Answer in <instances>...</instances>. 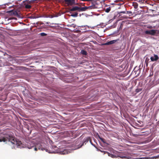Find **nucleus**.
I'll list each match as a JSON object with an SVG mask.
<instances>
[{"mask_svg":"<svg viewBox=\"0 0 159 159\" xmlns=\"http://www.w3.org/2000/svg\"><path fill=\"white\" fill-rule=\"evenodd\" d=\"M30 18H36V17H35L34 16H32V17H30Z\"/></svg>","mask_w":159,"mask_h":159,"instance_id":"obj_28","label":"nucleus"},{"mask_svg":"<svg viewBox=\"0 0 159 159\" xmlns=\"http://www.w3.org/2000/svg\"><path fill=\"white\" fill-rule=\"evenodd\" d=\"M83 6H84V4L85 3H81Z\"/></svg>","mask_w":159,"mask_h":159,"instance_id":"obj_29","label":"nucleus"},{"mask_svg":"<svg viewBox=\"0 0 159 159\" xmlns=\"http://www.w3.org/2000/svg\"><path fill=\"white\" fill-rule=\"evenodd\" d=\"M81 53L83 55H87V52L84 50H82L81 52Z\"/></svg>","mask_w":159,"mask_h":159,"instance_id":"obj_16","label":"nucleus"},{"mask_svg":"<svg viewBox=\"0 0 159 159\" xmlns=\"http://www.w3.org/2000/svg\"><path fill=\"white\" fill-rule=\"evenodd\" d=\"M138 4L136 2H134L133 3V6L135 9H137L138 7Z\"/></svg>","mask_w":159,"mask_h":159,"instance_id":"obj_15","label":"nucleus"},{"mask_svg":"<svg viewBox=\"0 0 159 159\" xmlns=\"http://www.w3.org/2000/svg\"><path fill=\"white\" fill-rule=\"evenodd\" d=\"M150 59H151V61H155L154 58V57H151L150 58Z\"/></svg>","mask_w":159,"mask_h":159,"instance_id":"obj_26","label":"nucleus"},{"mask_svg":"<svg viewBox=\"0 0 159 159\" xmlns=\"http://www.w3.org/2000/svg\"><path fill=\"white\" fill-rule=\"evenodd\" d=\"M89 141V140L88 139L87 141H84V143H82L81 145H79V146H78L77 148H81L84 144V143L86 141L87 142H88Z\"/></svg>","mask_w":159,"mask_h":159,"instance_id":"obj_21","label":"nucleus"},{"mask_svg":"<svg viewBox=\"0 0 159 159\" xmlns=\"http://www.w3.org/2000/svg\"><path fill=\"white\" fill-rule=\"evenodd\" d=\"M34 144L30 142V143H28L26 146V147L29 149H31L32 148L34 147Z\"/></svg>","mask_w":159,"mask_h":159,"instance_id":"obj_7","label":"nucleus"},{"mask_svg":"<svg viewBox=\"0 0 159 159\" xmlns=\"http://www.w3.org/2000/svg\"><path fill=\"white\" fill-rule=\"evenodd\" d=\"M132 13V12L131 11H127V14H131Z\"/></svg>","mask_w":159,"mask_h":159,"instance_id":"obj_27","label":"nucleus"},{"mask_svg":"<svg viewBox=\"0 0 159 159\" xmlns=\"http://www.w3.org/2000/svg\"><path fill=\"white\" fill-rule=\"evenodd\" d=\"M25 7L26 9H30L31 8V5L27 4L25 5Z\"/></svg>","mask_w":159,"mask_h":159,"instance_id":"obj_19","label":"nucleus"},{"mask_svg":"<svg viewBox=\"0 0 159 159\" xmlns=\"http://www.w3.org/2000/svg\"><path fill=\"white\" fill-rule=\"evenodd\" d=\"M87 9V7H80V11H85Z\"/></svg>","mask_w":159,"mask_h":159,"instance_id":"obj_14","label":"nucleus"},{"mask_svg":"<svg viewBox=\"0 0 159 159\" xmlns=\"http://www.w3.org/2000/svg\"><path fill=\"white\" fill-rule=\"evenodd\" d=\"M95 3H94L93 4L91 3L92 5H91V6H89V7H87L88 9H94L95 8Z\"/></svg>","mask_w":159,"mask_h":159,"instance_id":"obj_12","label":"nucleus"},{"mask_svg":"<svg viewBox=\"0 0 159 159\" xmlns=\"http://www.w3.org/2000/svg\"><path fill=\"white\" fill-rule=\"evenodd\" d=\"M111 10V8L110 7H108V8H107L105 10V11L106 12L108 13Z\"/></svg>","mask_w":159,"mask_h":159,"instance_id":"obj_20","label":"nucleus"},{"mask_svg":"<svg viewBox=\"0 0 159 159\" xmlns=\"http://www.w3.org/2000/svg\"><path fill=\"white\" fill-rule=\"evenodd\" d=\"M66 4L68 6H72L73 5H79V3H76L75 0H64Z\"/></svg>","mask_w":159,"mask_h":159,"instance_id":"obj_2","label":"nucleus"},{"mask_svg":"<svg viewBox=\"0 0 159 159\" xmlns=\"http://www.w3.org/2000/svg\"><path fill=\"white\" fill-rule=\"evenodd\" d=\"M156 31L157 30H147L145 31V33L146 34H150L152 35H154L156 34Z\"/></svg>","mask_w":159,"mask_h":159,"instance_id":"obj_3","label":"nucleus"},{"mask_svg":"<svg viewBox=\"0 0 159 159\" xmlns=\"http://www.w3.org/2000/svg\"><path fill=\"white\" fill-rule=\"evenodd\" d=\"M155 158H158V156H156V157H155Z\"/></svg>","mask_w":159,"mask_h":159,"instance_id":"obj_30","label":"nucleus"},{"mask_svg":"<svg viewBox=\"0 0 159 159\" xmlns=\"http://www.w3.org/2000/svg\"><path fill=\"white\" fill-rule=\"evenodd\" d=\"M118 40L116 39L111 40L110 41L107 42V43L103 44V45H108L115 43Z\"/></svg>","mask_w":159,"mask_h":159,"instance_id":"obj_6","label":"nucleus"},{"mask_svg":"<svg viewBox=\"0 0 159 159\" xmlns=\"http://www.w3.org/2000/svg\"><path fill=\"white\" fill-rule=\"evenodd\" d=\"M123 13V14H125V11H119L118 12V14L119 15V16L121 15V14Z\"/></svg>","mask_w":159,"mask_h":159,"instance_id":"obj_18","label":"nucleus"},{"mask_svg":"<svg viewBox=\"0 0 159 159\" xmlns=\"http://www.w3.org/2000/svg\"><path fill=\"white\" fill-rule=\"evenodd\" d=\"M7 141L10 142L13 144H15L17 146H20L22 144L20 141H17L15 138L11 135L6 134H0V142H6Z\"/></svg>","mask_w":159,"mask_h":159,"instance_id":"obj_1","label":"nucleus"},{"mask_svg":"<svg viewBox=\"0 0 159 159\" xmlns=\"http://www.w3.org/2000/svg\"><path fill=\"white\" fill-rule=\"evenodd\" d=\"M98 137L100 139L101 141L103 143H107L106 140L100 137L99 135H98Z\"/></svg>","mask_w":159,"mask_h":159,"instance_id":"obj_13","label":"nucleus"},{"mask_svg":"<svg viewBox=\"0 0 159 159\" xmlns=\"http://www.w3.org/2000/svg\"><path fill=\"white\" fill-rule=\"evenodd\" d=\"M154 58H154L155 61H156L158 59V56H157V55H154Z\"/></svg>","mask_w":159,"mask_h":159,"instance_id":"obj_22","label":"nucleus"},{"mask_svg":"<svg viewBox=\"0 0 159 159\" xmlns=\"http://www.w3.org/2000/svg\"><path fill=\"white\" fill-rule=\"evenodd\" d=\"M142 91V89H136V92L137 93L139 92Z\"/></svg>","mask_w":159,"mask_h":159,"instance_id":"obj_23","label":"nucleus"},{"mask_svg":"<svg viewBox=\"0 0 159 159\" xmlns=\"http://www.w3.org/2000/svg\"><path fill=\"white\" fill-rule=\"evenodd\" d=\"M76 10L80 11V7L77 6H75L70 9V11H74Z\"/></svg>","mask_w":159,"mask_h":159,"instance_id":"obj_9","label":"nucleus"},{"mask_svg":"<svg viewBox=\"0 0 159 159\" xmlns=\"http://www.w3.org/2000/svg\"><path fill=\"white\" fill-rule=\"evenodd\" d=\"M42 144H43V143L42 144H37L36 146V147H35L34 148V150L35 151H37L38 150V149L39 150H45V148H44L42 147Z\"/></svg>","mask_w":159,"mask_h":159,"instance_id":"obj_5","label":"nucleus"},{"mask_svg":"<svg viewBox=\"0 0 159 159\" xmlns=\"http://www.w3.org/2000/svg\"><path fill=\"white\" fill-rule=\"evenodd\" d=\"M78 14V13L77 12H75L74 14H71L70 16L74 17H76L77 16Z\"/></svg>","mask_w":159,"mask_h":159,"instance_id":"obj_17","label":"nucleus"},{"mask_svg":"<svg viewBox=\"0 0 159 159\" xmlns=\"http://www.w3.org/2000/svg\"><path fill=\"white\" fill-rule=\"evenodd\" d=\"M118 157L120 158H125V159H132L131 158V157H126L125 156H124L123 155H119L118 156Z\"/></svg>","mask_w":159,"mask_h":159,"instance_id":"obj_11","label":"nucleus"},{"mask_svg":"<svg viewBox=\"0 0 159 159\" xmlns=\"http://www.w3.org/2000/svg\"><path fill=\"white\" fill-rule=\"evenodd\" d=\"M58 16L57 15H47L44 16V17L46 18H53L54 17H57Z\"/></svg>","mask_w":159,"mask_h":159,"instance_id":"obj_10","label":"nucleus"},{"mask_svg":"<svg viewBox=\"0 0 159 159\" xmlns=\"http://www.w3.org/2000/svg\"><path fill=\"white\" fill-rule=\"evenodd\" d=\"M100 151L102 152H104L105 154L107 153L108 154L109 156L111 157L112 158H115L116 157V156L114 155L112 153H109L107 151H104L100 150Z\"/></svg>","mask_w":159,"mask_h":159,"instance_id":"obj_8","label":"nucleus"},{"mask_svg":"<svg viewBox=\"0 0 159 159\" xmlns=\"http://www.w3.org/2000/svg\"><path fill=\"white\" fill-rule=\"evenodd\" d=\"M7 13L9 14L10 15L19 17V15L18 12L14 10L8 11H7Z\"/></svg>","mask_w":159,"mask_h":159,"instance_id":"obj_4","label":"nucleus"},{"mask_svg":"<svg viewBox=\"0 0 159 159\" xmlns=\"http://www.w3.org/2000/svg\"><path fill=\"white\" fill-rule=\"evenodd\" d=\"M67 153V152H66V151L64 150L62 152L61 154H66Z\"/></svg>","mask_w":159,"mask_h":159,"instance_id":"obj_25","label":"nucleus"},{"mask_svg":"<svg viewBox=\"0 0 159 159\" xmlns=\"http://www.w3.org/2000/svg\"><path fill=\"white\" fill-rule=\"evenodd\" d=\"M40 34L42 36H45L47 35V34L44 33H41Z\"/></svg>","mask_w":159,"mask_h":159,"instance_id":"obj_24","label":"nucleus"}]
</instances>
